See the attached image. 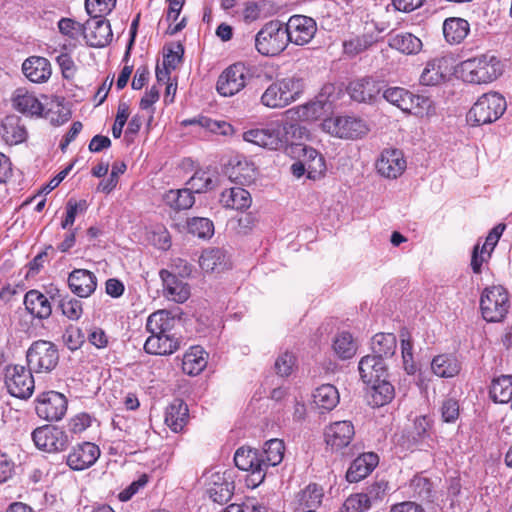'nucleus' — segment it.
<instances>
[{"label":"nucleus","instance_id":"obj_1","mask_svg":"<svg viewBox=\"0 0 512 512\" xmlns=\"http://www.w3.org/2000/svg\"><path fill=\"white\" fill-rule=\"evenodd\" d=\"M335 87L326 85L314 101L288 109L284 113L283 131L291 143L285 147V154L292 160H315L319 153L302 140L308 137V130L300 122L311 121L330 114L337 99Z\"/></svg>","mask_w":512,"mask_h":512},{"label":"nucleus","instance_id":"obj_2","mask_svg":"<svg viewBox=\"0 0 512 512\" xmlns=\"http://www.w3.org/2000/svg\"><path fill=\"white\" fill-rule=\"evenodd\" d=\"M305 89V81L289 76L271 83L261 96V103L268 108H283L298 100Z\"/></svg>","mask_w":512,"mask_h":512},{"label":"nucleus","instance_id":"obj_3","mask_svg":"<svg viewBox=\"0 0 512 512\" xmlns=\"http://www.w3.org/2000/svg\"><path fill=\"white\" fill-rule=\"evenodd\" d=\"M460 71L469 83H490L502 74L503 65L495 55L482 54L461 62Z\"/></svg>","mask_w":512,"mask_h":512},{"label":"nucleus","instance_id":"obj_4","mask_svg":"<svg viewBox=\"0 0 512 512\" xmlns=\"http://www.w3.org/2000/svg\"><path fill=\"white\" fill-rule=\"evenodd\" d=\"M382 91L383 98L403 112L411 113L414 111L418 115H432L435 113L432 100L426 96L415 95L401 87H390Z\"/></svg>","mask_w":512,"mask_h":512},{"label":"nucleus","instance_id":"obj_5","mask_svg":"<svg viewBox=\"0 0 512 512\" xmlns=\"http://www.w3.org/2000/svg\"><path fill=\"white\" fill-rule=\"evenodd\" d=\"M507 108L505 98L497 93L483 94L472 106L468 113V120L473 125H484L498 120Z\"/></svg>","mask_w":512,"mask_h":512},{"label":"nucleus","instance_id":"obj_6","mask_svg":"<svg viewBox=\"0 0 512 512\" xmlns=\"http://www.w3.org/2000/svg\"><path fill=\"white\" fill-rule=\"evenodd\" d=\"M287 44L284 25L276 20L266 23L255 35V48L265 56L280 54L287 47Z\"/></svg>","mask_w":512,"mask_h":512},{"label":"nucleus","instance_id":"obj_7","mask_svg":"<svg viewBox=\"0 0 512 512\" xmlns=\"http://www.w3.org/2000/svg\"><path fill=\"white\" fill-rule=\"evenodd\" d=\"M510 308L508 292L502 286L486 288L481 295L480 309L487 322L502 321Z\"/></svg>","mask_w":512,"mask_h":512},{"label":"nucleus","instance_id":"obj_8","mask_svg":"<svg viewBox=\"0 0 512 512\" xmlns=\"http://www.w3.org/2000/svg\"><path fill=\"white\" fill-rule=\"evenodd\" d=\"M28 366L36 373H49L58 365L57 346L47 340H37L31 344L26 353Z\"/></svg>","mask_w":512,"mask_h":512},{"label":"nucleus","instance_id":"obj_9","mask_svg":"<svg viewBox=\"0 0 512 512\" xmlns=\"http://www.w3.org/2000/svg\"><path fill=\"white\" fill-rule=\"evenodd\" d=\"M251 79L250 69L241 62L230 65L218 77L216 89L225 97L240 92Z\"/></svg>","mask_w":512,"mask_h":512},{"label":"nucleus","instance_id":"obj_10","mask_svg":"<svg viewBox=\"0 0 512 512\" xmlns=\"http://www.w3.org/2000/svg\"><path fill=\"white\" fill-rule=\"evenodd\" d=\"M234 462L237 468L249 472L246 478L247 486L256 488L264 481V464L260 461L258 450L240 447L235 452Z\"/></svg>","mask_w":512,"mask_h":512},{"label":"nucleus","instance_id":"obj_11","mask_svg":"<svg viewBox=\"0 0 512 512\" xmlns=\"http://www.w3.org/2000/svg\"><path fill=\"white\" fill-rule=\"evenodd\" d=\"M33 370L22 365H9L5 370V385L9 393L17 398H29L34 391Z\"/></svg>","mask_w":512,"mask_h":512},{"label":"nucleus","instance_id":"obj_12","mask_svg":"<svg viewBox=\"0 0 512 512\" xmlns=\"http://www.w3.org/2000/svg\"><path fill=\"white\" fill-rule=\"evenodd\" d=\"M67 398L57 391L41 393L36 399L37 415L48 422L61 420L67 411Z\"/></svg>","mask_w":512,"mask_h":512},{"label":"nucleus","instance_id":"obj_13","mask_svg":"<svg viewBox=\"0 0 512 512\" xmlns=\"http://www.w3.org/2000/svg\"><path fill=\"white\" fill-rule=\"evenodd\" d=\"M32 440L38 449L46 452L62 451L69 444L66 432L52 425L36 428L32 432Z\"/></svg>","mask_w":512,"mask_h":512},{"label":"nucleus","instance_id":"obj_14","mask_svg":"<svg viewBox=\"0 0 512 512\" xmlns=\"http://www.w3.org/2000/svg\"><path fill=\"white\" fill-rule=\"evenodd\" d=\"M323 128L336 137L351 139L362 137L368 131V127L363 120L350 116L325 119Z\"/></svg>","mask_w":512,"mask_h":512},{"label":"nucleus","instance_id":"obj_15","mask_svg":"<svg viewBox=\"0 0 512 512\" xmlns=\"http://www.w3.org/2000/svg\"><path fill=\"white\" fill-rule=\"evenodd\" d=\"M287 41L299 46L308 44L316 34L317 24L311 17L293 15L284 25Z\"/></svg>","mask_w":512,"mask_h":512},{"label":"nucleus","instance_id":"obj_16","mask_svg":"<svg viewBox=\"0 0 512 512\" xmlns=\"http://www.w3.org/2000/svg\"><path fill=\"white\" fill-rule=\"evenodd\" d=\"M354 436V425L348 420L333 422L324 430L325 443L332 451H340L348 447Z\"/></svg>","mask_w":512,"mask_h":512},{"label":"nucleus","instance_id":"obj_17","mask_svg":"<svg viewBox=\"0 0 512 512\" xmlns=\"http://www.w3.org/2000/svg\"><path fill=\"white\" fill-rule=\"evenodd\" d=\"M100 456L99 447L92 442L75 445L66 457L67 465L74 471L85 470L97 461Z\"/></svg>","mask_w":512,"mask_h":512},{"label":"nucleus","instance_id":"obj_18","mask_svg":"<svg viewBox=\"0 0 512 512\" xmlns=\"http://www.w3.org/2000/svg\"><path fill=\"white\" fill-rule=\"evenodd\" d=\"M234 488L232 473L228 470L224 472L217 471L209 476L206 492L210 499L222 504L232 497Z\"/></svg>","mask_w":512,"mask_h":512},{"label":"nucleus","instance_id":"obj_19","mask_svg":"<svg viewBox=\"0 0 512 512\" xmlns=\"http://www.w3.org/2000/svg\"><path fill=\"white\" fill-rule=\"evenodd\" d=\"M87 44L91 47H104L113 37L110 23L101 18H93L84 24V33Z\"/></svg>","mask_w":512,"mask_h":512},{"label":"nucleus","instance_id":"obj_20","mask_svg":"<svg viewBox=\"0 0 512 512\" xmlns=\"http://www.w3.org/2000/svg\"><path fill=\"white\" fill-rule=\"evenodd\" d=\"M383 83L373 78H361L350 82L348 93L357 102L371 103L383 90Z\"/></svg>","mask_w":512,"mask_h":512},{"label":"nucleus","instance_id":"obj_21","mask_svg":"<svg viewBox=\"0 0 512 512\" xmlns=\"http://www.w3.org/2000/svg\"><path fill=\"white\" fill-rule=\"evenodd\" d=\"M68 285L75 295L86 298L96 290L97 278L89 270L75 269L68 276Z\"/></svg>","mask_w":512,"mask_h":512},{"label":"nucleus","instance_id":"obj_22","mask_svg":"<svg viewBox=\"0 0 512 512\" xmlns=\"http://www.w3.org/2000/svg\"><path fill=\"white\" fill-rule=\"evenodd\" d=\"M432 423L426 416L416 417L413 424L404 430L402 434L403 443L407 445V448H414L423 444L431 436Z\"/></svg>","mask_w":512,"mask_h":512},{"label":"nucleus","instance_id":"obj_23","mask_svg":"<svg viewBox=\"0 0 512 512\" xmlns=\"http://www.w3.org/2000/svg\"><path fill=\"white\" fill-rule=\"evenodd\" d=\"M451 71L450 58L439 57L427 62L420 75V83L426 86H434L441 83Z\"/></svg>","mask_w":512,"mask_h":512},{"label":"nucleus","instance_id":"obj_24","mask_svg":"<svg viewBox=\"0 0 512 512\" xmlns=\"http://www.w3.org/2000/svg\"><path fill=\"white\" fill-rule=\"evenodd\" d=\"M358 369L362 381L366 384L377 382L387 375L385 361L374 354L362 357Z\"/></svg>","mask_w":512,"mask_h":512},{"label":"nucleus","instance_id":"obj_25","mask_svg":"<svg viewBox=\"0 0 512 512\" xmlns=\"http://www.w3.org/2000/svg\"><path fill=\"white\" fill-rule=\"evenodd\" d=\"M22 71L25 77L33 83L47 82L52 74L50 62L40 56L27 58L22 64Z\"/></svg>","mask_w":512,"mask_h":512},{"label":"nucleus","instance_id":"obj_26","mask_svg":"<svg viewBox=\"0 0 512 512\" xmlns=\"http://www.w3.org/2000/svg\"><path fill=\"white\" fill-rule=\"evenodd\" d=\"M159 274L163 282L164 294L168 299L183 303L189 298L190 290L186 283L165 269H162Z\"/></svg>","mask_w":512,"mask_h":512},{"label":"nucleus","instance_id":"obj_27","mask_svg":"<svg viewBox=\"0 0 512 512\" xmlns=\"http://www.w3.org/2000/svg\"><path fill=\"white\" fill-rule=\"evenodd\" d=\"M179 346V339L174 334H151L145 341L144 350L153 355H171Z\"/></svg>","mask_w":512,"mask_h":512},{"label":"nucleus","instance_id":"obj_28","mask_svg":"<svg viewBox=\"0 0 512 512\" xmlns=\"http://www.w3.org/2000/svg\"><path fill=\"white\" fill-rule=\"evenodd\" d=\"M378 456L375 453H363L353 460L346 473L350 483H356L367 477L377 466Z\"/></svg>","mask_w":512,"mask_h":512},{"label":"nucleus","instance_id":"obj_29","mask_svg":"<svg viewBox=\"0 0 512 512\" xmlns=\"http://www.w3.org/2000/svg\"><path fill=\"white\" fill-rule=\"evenodd\" d=\"M24 305L27 311L38 319H47L52 314V306L47 296L35 289L25 294Z\"/></svg>","mask_w":512,"mask_h":512},{"label":"nucleus","instance_id":"obj_30","mask_svg":"<svg viewBox=\"0 0 512 512\" xmlns=\"http://www.w3.org/2000/svg\"><path fill=\"white\" fill-rule=\"evenodd\" d=\"M13 107L22 114L40 115L43 106L40 101L26 88H17L12 95Z\"/></svg>","mask_w":512,"mask_h":512},{"label":"nucleus","instance_id":"obj_31","mask_svg":"<svg viewBox=\"0 0 512 512\" xmlns=\"http://www.w3.org/2000/svg\"><path fill=\"white\" fill-rule=\"evenodd\" d=\"M189 419L187 404L181 399H175L166 409L165 424L173 431L180 432Z\"/></svg>","mask_w":512,"mask_h":512},{"label":"nucleus","instance_id":"obj_32","mask_svg":"<svg viewBox=\"0 0 512 512\" xmlns=\"http://www.w3.org/2000/svg\"><path fill=\"white\" fill-rule=\"evenodd\" d=\"M246 142L259 147L276 150L281 145L279 132L272 129H251L243 133Z\"/></svg>","mask_w":512,"mask_h":512},{"label":"nucleus","instance_id":"obj_33","mask_svg":"<svg viewBox=\"0 0 512 512\" xmlns=\"http://www.w3.org/2000/svg\"><path fill=\"white\" fill-rule=\"evenodd\" d=\"M0 134L7 144L13 145L23 142L27 137V131L16 115L7 116L1 125Z\"/></svg>","mask_w":512,"mask_h":512},{"label":"nucleus","instance_id":"obj_34","mask_svg":"<svg viewBox=\"0 0 512 512\" xmlns=\"http://www.w3.org/2000/svg\"><path fill=\"white\" fill-rule=\"evenodd\" d=\"M367 391V401L372 407H381L392 401L395 395L394 387L384 378L372 382Z\"/></svg>","mask_w":512,"mask_h":512},{"label":"nucleus","instance_id":"obj_35","mask_svg":"<svg viewBox=\"0 0 512 512\" xmlns=\"http://www.w3.org/2000/svg\"><path fill=\"white\" fill-rule=\"evenodd\" d=\"M163 202L176 212L190 209L195 203L191 189H171L162 196Z\"/></svg>","mask_w":512,"mask_h":512},{"label":"nucleus","instance_id":"obj_36","mask_svg":"<svg viewBox=\"0 0 512 512\" xmlns=\"http://www.w3.org/2000/svg\"><path fill=\"white\" fill-rule=\"evenodd\" d=\"M177 320L167 310H158L152 313L146 323V329L151 334H171Z\"/></svg>","mask_w":512,"mask_h":512},{"label":"nucleus","instance_id":"obj_37","mask_svg":"<svg viewBox=\"0 0 512 512\" xmlns=\"http://www.w3.org/2000/svg\"><path fill=\"white\" fill-rule=\"evenodd\" d=\"M206 365L207 353L199 346L191 347L183 356L182 369L188 375H198Z\"/></svg>","mask_w":512,"mask_h":512},{"label":"nucleus","instance_id":"obj_38","mask_svg":"<svg viewBox=\"0 0 512 512\" xmlns=\"http://www.w3.org/2000/svg\"><path fill=\"white\" fill-rule=\"evenodd\" d=\"M470 26L463 18H448L443 23V34L450 44L461 43L468 35Z\"/></svg>","mask_w":512,"mask_h":512},{"label":"nucleus","instance_id":"obj_39","mask_svg":"<svg viewBox=\"0 0 512 512\" xmlns=\"http://www.w3.org/2000/svg\"><path fill=\"white\" fill-rule=\"evenodd\" d=\"M284 451L285 446L282 440L275 438L266 441L263 450L259 452L260 461L264 464L265 472L268 467H274L282 462Z\"/></svg>","mask_w":512,"mask_h":512},{"label":"nucleus","instance_id":"obj_40","mask_svg":"<svg viewBox=\"0 0 512 512\" xmlns=\"http://www.w3.org/2000/svg\"><path fill=\"white\" fill-rule=\"evenodd\" d=\"M460 364L455 356L451 354L437 355L432 359L431 370L441 378H451L460 372Z\"/></svg>","mask_w":512,"mask_h":512},{"label":"nucleus","instance_id":"obj_41","mask_svg":"<svg viewBox=\"0 0 512 512\" xmlns=\"http://www.w3.org/2000/svg\"><path fill=\"white\" fill-rule=\"evenodd\" d=\"M220 202L226 208L245 210L250 207L252 200L247 190L233 187L222 192Z\"/></svg>","mask_w":512,"mask_h":512},{"label":"nucleus","instance_id":"obj_42","mask_svg":"<svg viewBox=\"0 0 512 512\" xmlns=\"http://www.w3.org/2000/svg\"><path fill=\"white\" fill-rule=\"evenodd\" d=\"M199 264L206 272L224 270L227 267L226 252L221 248L206 249L199 258Z\"/></svg>","mask_w":512,"mask_h":512},{"label":"nucleus","instance_id":"obj_43","mask_svg":"<svg viewBox=\"0 0 512 512\" xmlns=\"http://www.w3.org/2000/svg\"><path fill=\"white\" fill-rule=\"evenodd\" d=\"M396 347L397 340L393 333H378L372 338V353L383 360L392 357Z\"/></svg>","mask_w":512,"mask_h":512},{"label":"nucleus","instance_id":"obj_44","mask_svg":"<svg viewBox=\"0 0 512 512\" xmlns=\"http://www.w3.org/2000/svg\"><path fill=\"white\" fill-rule=\"evenodd\" d=\"M490 397L496 403L512 402V375L494 378L490 385Z\"/></svg>","mask_w":512,"mask_h":512},{"label":"nucleus","instance_id":"obj_45","mask_svg":"<svg viewBox=\"0 0 512 512\" xmlns=\"http://www.w3.org/2000/svg\"><path fill=\"white\" fill-rule=\"evenodd\" d=\"M313 398L319 409L331 411L339 403V392L335 386L324 384L315 390Z\"/></svg>","mask_w":512,"mask_h":512},{"label":"nucleus","instance_id":"obj_46","mask_svg":"<svg viewBox=\"0 0 512 512\" xmlns=\"http://www.w3.org/2000/svg\"><path fill=\"white\" fill-rule=\"evenodd\" d=\"M389 45L404 54H416L422 48L421 40L411 33H401L393 36Z\"/></svg>","mask_w":512,"mask_h":512},{"label":"nucleus","instance_id":"obj_47","mask_svg":"<svg viewBox=\"0 0 512 512\" xmlns=\"http://www.w3.org/2000/svg\"><path fill=\"white\" fill-rule=\"evenodd\" d=\"M399 336L404 370L407 372V374L413 375L417 371V366L413 361V342L410 332L407 328H402L400 330Z\"/></svg>","mask_w":512,"mask_h":512},{"label":"nucleus","instance_id":"obj_48","mask_svg":"<svg viewBox=\"0 0 512 512\" xmlns=\"http://www.w3.org/2000/svg\"><path fill=\"white\" fill-rule=\"evenodd\" d=\"M229 178L242 185L252 183L256 179V167L254 162H236L228 170Z\"/></svg>","mask_w":512,"mask_h":512},{"label":"nucleus","instance_id":"obj_49","mask_svg":"<svg viewBox=\"0 0 512 512\" xmlns=\"http://www.w3.org/2000/svg\"><path fill=\"white\" fill-rule=\"evenodd\" d=\"M333 350L340 359L352 358L356 351V343L349 332L339 333L333 341Z\"/></svg>","mask_w":512,"mask_h":512},{"label":"nucleus","instance_id":"obj_50","mask_svg":"<svg viewBox=\"0 0 512 512\" xmlns=\"http://www.w3.org/2000/svg\"><path fill=\"white\" fill-rule=\"evenodd\" d=\"M410 487L413 497L426 503H432L435 497V491L432 482L425 477H414L411 480Z\"/></svg>","mask_w":512,"mask_h":512},{"label":"nucleus","instance_id":"obj_51","mask_svg":"<svg viewBox=\"0 0 512 512\" xmlns=\"http://www.w3.org/2000/svg\"><path fill=\"white\" fill-rule=\"evenodd\" d=\"M217 184V178L209 171L198 170L189 179L188 185L192 192L203 193L213 189Z\"/></svg>","mask_w":512,"mask_h":512},{"label":"nucleus","instance_id":"obj_52","mask_svg":"<svg viewBox=\"0 0 512 512\" xmlns=\"http://www.w3.org/2000/svg\"><path fill=\"white\" fill-rule=\"evenodd\" d=\"M184 125H193L198 124L200 127L206 129L207 131L220 134V135H230L233 132V127L225 122V121H217L207 117H201L199 119H191L183 121Z\"/></svg>","mask_w":512,"mask_h":512},{"label":"nucleus","instance_id":"obj_53","mask_svg":"<svg viewBox=\"0 0 512 512\" xmlns=\"http://www.w3.org/2000/svg\"><path fill=\"white\" fill-rule=\"evenodd\" d=\"M323 496V489L320 486L309 484L299 493L298 501L301 506L315 511L321 505Z\"/></svg>","mask_w":512,"mask_h":512},{"label":"nucleus","instance_id":"obj_54","mask_svg":"<svg viewBox=\"0 0 512 512\" xmlns=\"http://www.w3.org/2000/svg\"><path fill=\"white\" fill-rule=\"evenodd\" d=\"M499 240H496L494 236L488 234L484 244L482 245L481 252L479 254V244L475 245L473 248L472 258H471V267L474 273L479 274L481 272V266L485 261L483 256L484 253H487L490 256L491 252L494 250Z\"/></svg>","mask_w":512,"mask_h":512},{"label":"nucleus","instance_id":"obj_55","mask_svg":"<svg viewBox=\"0 0 512 512\" xmlns=\"http://www.w3.org/2000/svg\"><path fill=\"white\" fill-rule=\"evenodd\" d=\"M56 296L59 301V307L61 308L64 316L70 320H78L81 317L83 313L81 301L69 296L62 297L59 294V291H57V294L52 295L51 298L54 300Z\"/></svg>","mask_w":512,"mask_h":512},{"label":"nucleus","instance_id":"obj_56","mask_svg":"<svg viewBox=\"0 0 512 512\" xmlns=\"http://www.w3.org/2000/svg\"><path fill=\"white\" fill-rule=\"evenodd\" d=\"M188 232L199 238H210L214 233L213 222L205 217H193L187 221Z\"/></svg>","mask_w":512,"mask_h":512},{"label":"nucleus","instance_id":"obj_57","mask_svg":"<svg viewBox=\"0 0 512 512\" xmlns=\"http://www.w3.org/2000/svg\"><path fill=\"white\" fill-rule=\"evenodd\" d=\"M116 5V0H85V8L92 18H101L109 14Z\"/></svg>","mask_w":512,"mask_h":512},{"label":"nucleus","instance_id":"obj_58","mask_svg":"<svg viewBox=\"0 0 512 512\" xmlns=\"http://www.w3.org/2000/svg\"><path fill=\"white\" fill-rule=\"evenodd\" d=\"M368 498L364 493L350 495L341 508V512H366L371 508Z\"/></svg>","mask_w":512,"mask_h":512},{"label":"nucleus","instance_id":"obj_59","mask_svg":"<svg viewBox=\"0 0 512 512\" xmlns=\"http://www.w3.org/2000/svg\"><path fill=\"white\" fill-rule=\"evenodd\" d=\"M62 339L69 350L76 351L85 342V335L80 328L70 325L65 329Z\"/></svg>","mask_w":512,"mask_h":512},{"label":"nucleus","instance_id":"obj_60","mask_svg":"<svg viewBox=\"0 0 512 512\" xmlns=\"http://www.w3.org/2000/svg\"><path fill=\"white\" fill-rule=\"evenodd\" d=\"M407 162H375L377 172L385 178L396 179L407 168Z\"/></svg>","mask_w":512,"mask_h":512},{"label":"nucleus","instance_id":"obj_61","mask_svg":"<svg viewBox=\"0 0 512 512\" xmlns=\"http://www.w3.org/2000/svg\"><path fill=\"white\" fill-rule=\"evenodd\" d=\"M388 489V482L385 480H380L368 486L364 495H366V497L369 500V503L371 504V506H373L384 500L385 496L387 495Z\"/></svg>","mask_w":512,"mask_h":512},{"label":"nucleus","instance_id":"obj_62","mask_svg":"<svg viewBox=\"0 0 512 512\" xmlns=\"http://www.w3.org/2000/svg\"><path fill=\"white\" fill-rule=\"evenodd\" d=\"M87 208V203L85 200L76 201L73 199H69L66 204V215L63 221L61 222V227L63 229H67L72 226L75 222V218L78 212H83Z\"/></svg>","mask_w":512,"mask_h":512},{"label":"nucleus","instance_id":"obj_63","mask_svg":"<svg viewBox=\"0 0 512 512\" xmlns=\"http://www.w3.org/2000/svg\"><path fill=\"white\" fill-rule=\"evenodd\" d=\"M295 361V356L290 352L286 351L279 355L274 364L276 373L281 377L289 376L292 373Z\"/></svg>","mask_w":512,"mask_h":512},{"label":"nucleus","instance_id":"obj_64","mask_svg":"<svg viewBox=\"0 0 512 512\" xmlns=\"http://www.w3.org/2000/svg\"><path fill=\"white\" fill-rule=\"evenodd\" d=\"M60 32L72 39H77L84 33V24H80L69 18H62L58 22Z\"/></svg>","mask_w":512,"mask_h":512}]
</instances>
